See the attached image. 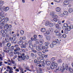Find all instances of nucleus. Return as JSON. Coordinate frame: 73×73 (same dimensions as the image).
I'll list each match as a JSON object with an SVG mask.
<instances>
[{
  "label": "nucleus",
  "mask_w": 73,
  "mask_h": 73,
  "mask_svg": "<svg viewBox=\"0 0 73 73\" xmlns=\"http://www.w3.org/2000/svg\"><path fill=\"white\" fill-rule=\"evenodd\" d=\"M11 43H8L7 44V46L8 47H9V46H11Z\"/></svg>",
  "instance_id": "37998d69"
},
{
  "label": "nucleus",
  "mask_w": 73,
  "mask_h": 73,
  "mask_svg": "<svg viewBox=\"0 0 73 73\" xmlns=\"http://www.w3.org/2000/svg\"><path fill=\"white\" fill-rule=\"evenodd\" d=\"M36 64H40V61H37Z\"/></svg>",
  "instance_id": "052dcab7"
},
{
  "label": "nucleus",
  "mask_w": 73,
  "mask_h": 73,
  "mask_svg": "<svg viewBox=\"0 0 73 73\" xmlns=\"http://www.w3.org/2000/svg\"><path fill=\"white\" fill-rule=\"evenodd\" d=\"M49 26L51 27H53V24L52 23L50 22V23L49 24Z\"/></svg>",
  "instance_id": "c756f323"
},
{
  "label": "nucleus",
  "mask_w": 73,
  "mask_h": 73,
  "mask_svg": "<svg viewBox=\"0 0 73 73\" xmlns=\"http://www.w3.org/2000/svg\"><path fill=\"white\" fill-rule=\"evenodd\" d=\"M57 23H58V25H60L61 24V21H58V22Z\"/></svg>",
  "instance_id": "bf43d9fd"
},
{
  "label": "nucleus",
  "mask_w": 73,
  "mask_h": 73,
  "mask_svg": "<svg viewBox=\"0 0 73 73\" xmlns=\"http://www.w3.org/2000/svg\"><path fill=\"white\" fill-rule=\"evenodd\" d=\"M48 46L45 45L44 46H42V49H48Z\"/></svg>",
  "instance_id": "6e6552de"
},
{
  "label": "nucleus",
  "mask_w": 73,
  "mask_h": 73,
  "mask_svg": "<svg viewBox=\"0 0 73 73\" xmlns=\"http://www.w3.org/2000/svg\"><path fill=\"white\" fill-rule=\"evenodd\" d=\"M57 18H54L53 20H54V21H55V22H57V21L58 20H57Z\"/></svg>",
  "instance_id": "c03bdc74"
},
{
  "label": "nucleus",
  "mask_w": 73,
  "mask_h": 73,
  "mask_svg": "<svg viewBox=\"0 0 73 73\" xmlns=\"http://www.w3.org/2000/svg\"><path fill=\"white\" fill-rule=\"evenodd\" d=\"M51 60L52 61H54V60H55V58H51Z\"/></svg>",
  "instance_id": "3c124183"
},
{
  "label": "nucleus",
  "mask_w": 73,
  "mask_h": 73,
  "mask_svg": "<svg viewBox=\"0 0 73 73\" xmlns=\"http://www.w3.org/2000/svg\"><path fill=\"white\" fill-rule=\"evenodd\" d=\"M56 70H61V71H63L65 70V67H63V68L61 67V66H59V67H58L56 68Z\"/></svg>",
  "instance_id": "7ed1b4c3"
},
{
  "label": "nucleus",
  "mask_w": 73,
  "mask_h": 73,
  "mask_svg": "<svg viewBox=\"0 0 73 73\" xmlns=\"http://www.w3.org/2000/svg\"><path fill=\"white\" fill-rule=\"evenodd\" d=\"M9 9V7H7L5 8L4 11H8Z\"/></svg>",
  "instance_id": "4be33fe9"
},
{
  "label": "nucleus",
  "mask_w": 73,
  "mask_h": 73,
  "mask_svg": "<svg viewBox=\"0 0 73 73\" xmlns=\"http://www.w3.org/2000/svg\"><path fill=\"white\" fill-rule=\"evenodd\" d=\"M64 26L62 27V28H66L68 27V24L66 23H64Z\"/></svg>",
  "instance_id": "ddd939ff"
},
{
  "label": "nucleus",
  "mask_w": 73,
  "mask_h": 73,
  "mask_svg": "<svg viewBox=\"0 0 73 73\" xmlns=\"http://www.w3.org/2000/svg\"><path fill=\"white\" fill-rule=\"evenodd\" d=\"M50 68L51 69H53L54 68V66H50Z\"/></svg>",
  "instance_id": "0e129e2a"
},
{
  "label": "nucleus",
  "mask_w": 73,
  "mask_h": 73,
  "mask_svg": "<svg viewBox=\"0 0 73 73\" xmlns=\"http://www.w3.org/2000/svg\"><path fill=\"white\" fill-rule=\"evenodd\" d=\"M45 45L48 46V45H49V43H48V42H46L45 43Z\"/></svg>",
  "instance_id": "864d4df0"
},
{
  "label": "nucleus",
  "mask_w": 73,
  "mask_h": 73,
  "mask_svg": "<svg viewBox=\"0 0 73 73\" xmlns=\"http://www.w3.org/2000/svg\"><path fill=\"white\" fill-rule=\"evenodd\" d=\"M24 68H25V69H26V70H28L29 69V67H25V66H24Z\"/></svg>",
  "instance_id": "79ce46f5"
},
{
  "label": "nucleus",
  "mask_w": 73,
  "mask_h": 73,
  "mask_svg": "<svg viewBox=\"0 0 73 73\" xmlns=\"http://www.w3.org/2000/svg\"><path fill=\"white\" fill-rule=\"evenodd\" d=\"M55 33H56V36H58L60 38H62V35L60 33L58 32V31H55Z\"/></svg>",
  "instance_id": "f03ea898"
},
{
  "label": "nucleus",
  "mask_w": 73,
  "mask_h": 73,
  "mask_svg": "<svg viewBox=\"0 0 73 73\" xmlns=\"http://www.w3.org/2000/svg\"><path fill=\"white\" fill-rule=\"evenodd\" d=\"M70 28L69 26H68L67 27V30L68 31H70Z\"/></svg>",
  "instance_id": "7c9ffc66"
},
{
  "label": "nucleus",
  "mask_w": 73,
  "mask_h": 73,
  "mask_svg": "<svg viewBox=\"0 0 73 73\" xmlns=\"http://www.w3.org/2000/svg\"><path fill=\"white\" fill-rule=\"evenodd\" d=\"M31 56L32 57H34V58H35V57H36V56H36V55L33 53H31Z\"/></svg>",
  "instance_id": "1a4fd4ad"
},
{
  "label": "nucleus",
  "mask_w": 73,
  "mask_h": 73,
  "mask_svg": "<svg viewBox=\"0 0 73 73\" xmlns=\"http://www.w3.org/2000/svg\"><path fill=\"white\" fill-rule=\"evenodd\" d=\"M68 11L70 13H72L73 11V9H70L68 10Z\"/></svg>",
  "instance_id": "b1692460"
},
{
  "label": "nucleus",
  "mask_w": 73,
  "mask_h": 73,
  "mask_svg": "<svg viewBox=\"0 0 73 73\" xmlns=\"http://www.w3.org/2000/svg\"><path fill=\"white\" fill-rule=\"evenodd\" d=\"M11 62H12V63L13 64H15V61L11 60Z\"/></svg>",
  "instance_id": "de8ad7c7"
},
{
  "label": "nucleus",
  "mask_w": 73,
  "mask_h": 73,
  "mask_svg": "<svg viewBox=\"0 0 73 73\" xmlns=\"http://www.w3.org/2000/svg\"><path fill=\"white\" fill-rule=\"evenodd\" d=\"M20 33L21 35H23L24 34V31L23 30L21 31Z\"/></svg>",
  "instance_id": "49530a36"
},
{
  "label": "nucleus",
  "mask_w": 73,
  "mask_h": 73,
  "mask_svg": "<svg viewBox=\"0 0 73 73\" xmlns=\"http://www.w3.org/2000/svg\"><path fill=\"white\" fill-rule=\"evenodd\" d=\"M4 15V12H2L0 13V16H2V15Z\"/></svg>",
  "instance_id": "a18cd8bd"
},
{
  "label": "nucleus",
  "mask_w": 73,
  "mask_h": 73,
  "mask_svg": "<svg viewBox=\"0 0 73 73\" xmlns=\"http://www.w3.org/2000/svg\"><path fill=\"white\" fill-rule=\"evenodd\" d=\"M56 28L57 29H58L59 27H60V25H58V24H56L55 25Z\"/></svg>",
  "instance_id": "58836bf2"
},
{
  "label": "nucleus",
  "mask_w": 73,
  "mask_h": 73,
  "mask_svg": "<svg viewBox=\"0 0 73 73\" xmlns=\"http://www.w3.org/2000/svg\"><path fill=\"white\" fill-rule=\"evenodd\" d=\"M31 50L32 51V52H34V53H36L37 52V51L35 50L34 48H32Z\"/></svg>",
  "instance_id": "bb28decb"
},
{
  "label": "nucleus",
  "mask_w": 73,
  "mask_h": 73,
  "mask_svg": "<svg viewBox=\"0 0 73 73\" xmlns=\"http://www.w3.org/2000/svg\"><path fill=\"white\" fill-rule=\"evenodd\" d=\"M62 62V60H61V59H60L58 60V62L59 64H60V63H61Z\"/></svg>",
  "instance_id": "a878e982"
},
{
  "label": "nucleus",
  "mask_w": 73,
  "mask_h": 73,
  "mask_svg": "<svg viewBox=\"0 0 73 73\" xmlns=\"http://www.w3.org/2000/svg\"><path fill=\"white\" fill-rule=\"evenodd\" d=\"M32 41H31V40H29V44H32Z\"/></svg>",
  "instance_id": "69168bd1"
},
{
  "label": "nucleus",
  "mask_w": 73,
  "mask_h": 73,
  "mask_svg": "<svg viewBox=\"0 0 73 73\" xmlns=\"http://www.w3.org/2000/svg\"><path fill=\"white\" fill-rule=\"evenodd\" d=\"M66 69L67 70L68 69V64H66L65 65Z\"/></svg>",
  "instance_id": "a19ab883"
},
{
  "label": "nucleus",
  "mask_w": 73,
  "mask_h": 73,
  "mask_svg": "<svg viewBox=\"0 0 73 73\" xmlns=\"http://www.w3.org/2000/svg\"><path fill=\"white\" fill-rule=\"evenodd\" d=\"M4 49L5 50H4V52H7V53H9V54H10V55H12V54H13V53L12 51H11V50H7L8 48H7V47H5L4 48Z\"/></svg>",
  "instance_id": "f257e3e1"
},
{
  "label": "nucleus",
  "mask_w": 73,
  "mask_h": 73,
  "mask_svg": "<svg viewBox=\"0 0 73 73\" xmlns=\"http://www.w3.org/2000/svg\"><path fill=\"white\" fill-rule=\"evenodd\" d=\"M41 31L42 32H44L45 31V29L44 28L41 29Z\"/></svg>",
  "instance_id": "72a5a7b5"
},
{
  "label": "nucleus",
  "mask_w": 73,
  "mask_h": 73,
  "mask_svg": "<svg viewBox=\"0 0 73 73\" xmlns=\"http://www.w3.org/2000/svg\"><path fill=\"white\" fill-rule=\"evenodd\" d=\"M38 55H39V56H41V57L40 58V57H39V58H42V53L39 52L38 53Z\"/></svg>",
  "instance_id": "2eb2a0df"
},
{
  "label": "nucleus",
  "mask_w": 73,
  "mask_h": 73,
  "mask_svg": "<svg viewBox=\"0 0 73 73\" xmlns=\"http://www.w3.org/2000/svg\"><path fill=\"white\" fill-rule=\"evenodd\" d=\"M64 33L65 34H68V31L67 30H65L64 31Z\"/></svg>",
  "instance_id": "09e8293b"
},
{
  "label": "nucleus",
  "mask_w": 73,
  "mask_h": 73,
  "mask_svg": "<svg viewBox=\"0 0 73 73\" xmlns=\"http://www.w3.org/2000/svg\"><path fill=\"white\" fill-rule=\"evenodd\" d=\"M1 32L2 34V35L3 36H4V35H5V33H7V31L6 29L4 30H2Z\"/></svg>",
  "instance_id": "39448f33"
},
{
  "label": "nucleus",
  "mask_w": 73,
  "mask_h": 73,
  "mask_svg": "<svg viewBox=\"0 0 73 73\" xmlns=\"http://www.w3.org/2000/svg\"><path fill=\"white\" fill-rule=\"evenodd\" d=\"M21 48H26V45H25L23 44L21 46Z\"/></svg>",
  "instance_id": "cd10ccee"
},
{
  "label": "nucleus",
  "mask_w": 73,
  "mask_h": 73,
  "mask_svg": "<svg viewBox=\"0 0 73 73\" xmlns=\"http://www.w3.org/2000/svg\"><path fill=\"white\" fill-rule=\"evenodd\" d=\"M55 64L54 63V62H52V64H51V65L52 66H54Z\"/></svg>",
  "instance_id": "774afa93"
},
{
  "label": "nucleus",
  "mask_w": 73,
  "mask_h": 73,
  "mask_svg": "<svg viewBox=\"0 0 73 73\" xmlns=\"http://www.w3.org/2000/svg\"><path fill=\"white\" fill-rule=\"evenodd\" d=\"M63 14L64 15H66V16H68V12L67 11H65L64 12Z\"/></svg>",
  "instance_id": "9b49d317"
},
{
  "label": "nucleus",
  "mask_w": 73,
  "mask_h": 73,
  "mask_svg": "<svg viewBox=\"0 0 73 73\" xmlns=\"http://www.w3.org/2000/svg\"><path fill=\"white\" fill-rule=\"evenodd\" d=\"M70 27L71 29H73V25H70Z\"/></svg>",
  "instance_id": "603ef678"
},
{
  "label": "nucleus",
  "mask_w": 73,
  "mask_h": 73,
  "mask_svg": "<svg viewBox=\"0 0 73 73\" xmlns=\"http://www.w3.org/2000/svg\"><path fill=\"white\" fill-rule=\"evenodd\" d=\"M50 46L51 48H53V47H54V45L53 44H51L50 45Z\"/></svg>",
  "instance_id": "4c0bfd02"
},
{
  "label": "nucleus",
  "mask_w": 73,
  "mask_h": 73,
  "mask_svg": "<svg viewBox=\"0 0 73 73\" xmlns=\"http://www.w3.org/2000/svg\"><path fill=\"white\" fill-rule=\"evenodd\" d=\"M50 32H51V30H48V31H47L45 33H44V35H49L50 34Z\"/></svg>",
  "instance_id": "9d476101"
},
{
  "label": "nucleus",
  "mask_w": 73,
  "mask_h": 73,
  "mask_svg": "<svg viewBox=\"0 0 73 73\" xmlns=\"http://www.w3.org/2000/svg\"><path fill=\"white\" fill-rule=\"evenodd\" d=\"M38 37H39V38L40 39L42 38H43V36H42V35H38Z\"/></svg>",
  "instance_id": "5701e85b"
},
{
  "label": "nucleus",
  "mask_w": 73,
  "mask_h": 73,
  "mask_svg": "<svg viewBox=\"0 0 73 73\" xmlns=\"http://www.w3.org/2000/svg\"><path fill=\"white\" fill-rule=\"evenodd\" d=\"M52 44L53 45H56L57 44V42L56 41H53L52 42Z\"/></svg>",
  "instance_id": "473e14b6"
},
{
  "label": "nucleus",
  "mask_w": 73,
  "mask_h": 73,
  "mask_svg": "<svg viewBox=\"0 0 73 73\" xmlns=\"http://www.w3.org/2000/svg\"><path fill=\"white\" fill-rule=\"evenodd\" d=\"M20 50V48L19 47H17L16 48L15 50H14V51H19Z\"/></svg>",
  "instance_id": "a211bd4d"
},
{
  "label": "nucleus",
  "mask_w": 73,
  "mask_h": 73,
  "mask_svg": "<svg viewBox=\"0 0 73 73\" xmlns=\"http://www.w3.org/2000/svg\"><path fill=\"white\" fill-rule=\"evenodd\" d=\"M50 23V22L48 21H47L45 23V25L46 26H48V25H49Z\"/></svg>",
  "instance_id": "dca6fc26"
},
{
  "label": "nucleus",
  "mask_w": 73,
  "mask_h": 73,
  "mask_svg": "<svg viewBox=\"0 0 73 73\" xmlns=\"http://www.w3.org/2000/svg\"><path fill=\"white\" fill-rule=\"evenodd\" d=\"M47 65H48L49 66V65H50V62L49 61H48L47 62V63L46 64Z\"/></svg>",
  "instance_id": "c85d7f7f"
},
{
  "label": "nucleus",
  "mask_w": 73,
  "mask_h": 73,
  "mask_svg": "<svg viewBox=\"0 0 73 73\" xmlns=\"http://www.w3.org/2000/svg\"><path fill=\"white\" fill-rule=\"evenodd\" d=\"M54 1L55 2H56L58 3H60V1H61L60 0H54Z\"/></svg>",
  "instance_id": "412c9836"
},
{
  "label": "nucleus",
  "mask_w": 73,
  "mask_h": 73,
  "mask_svg": "<svg viewBox=\"0 0 73 73\" xmlns=\"http://www.w3.org/2000/svg\"><path fill=\"white\" fill-rule=\"evenodd\" d=\"M18 57L19 58H21V59H22V55L21 54L19 53L18 54Z\"/></svg>",
  "instance_id": "f3484780"
},
{
  "label": "nucleus",
  "mask_w": 73,
  "mask_h": 73,
  "mask_svg": "<svg viewBox=\"0 0 73 73\" xmlns=\"http://www.w3.org/2000/svg\"><path fill=\"white\" fill-rule=\"evenodd\" d=\"M50 15L52 16V17H54V18H58L57 16L56 15H54V12H52L50 14Z\"/></svg>",
  "instance_id": "423d86ee"
},
{
  "label": "nucleus",
  "mask_w": 73,
  "mask_h": 73,
  "mask_svg": "<svg viewBox=\"0 0 73 73\" xmlns=\"http://www.w3.org/2000/svg\"><path fill=\"white\" fill-rule=\"evenodd\" d=\"M69 70H70V72H73V68H69Z\"/></svg>",
  "instance_id": "f704fd0d"
},
{
  "label": "nucleus",
  "mask_w": 73,
  "mask_h": 73,
  "mask_svg": "<svg viewBox=\"0 0 73 73\" xmlns=\"http://www.w3.org/2000/svg\"><path fill=\"white\" fill-rule=\"evenodd\" d=\"M23 41H20L19 42V45H21L23 44Z\"/></svg>",
  "instance_id": "ea45409f"
},
{
  "label": "nucleus",
  "mask_w": 73,
  "mask_h": 73,
  "mask_svg": "<svg viewBox=\"0 0 73 73\" xmlns=\"http://www.w3.org/2000/svg\"><path fill=\"white\" fill-rule=\"evenodd\" d=\"M62 36L63 37H64V38H66V35H65V34H64L62 35Z\"/></svg>",
  "instance_id": "e2e57ef3"
},
{
  "label": "nucleus",
  "mask_w": 73,
  "mask_h": 73,
  "mask_svg": "<svg viewBox=\"0 0 73 73\" xmlns=\"http://www.w3.org/2000/svg\"><path fill=\"white\" fill-rule=\"evenodd\" d=\"M54 68H58V67H57V63H55V64H54Z\"/></svg>",
  "instance_id": "e433bc0d"
},
{
  "label": "nucleus",
  "mask_w": 73,
  "mask_h": 73,
  "mask_svg": "<svg viewBox=\"0 0 73 73\" xmlns=\"http://www.w3.org/2000/svg\"><path fill=\"white\" fill-rule=\"evenodd\" d=\"M36 49L37 50H42V46H36Z\"/></svg>",
  "instance_id": "20e7f679"
},
{
  "label": "nucleus",
  "mask_w": 73,
  "mask_h": 73,
  "mask_svg": "<svg viewBox=\"0 0 73 73\" xmlns=\"http://www.w3.org/2000/svg\"><path fill=\"white\" fill-rule=\"evenodd\" d=\"M33 44H31L29 45V49H33Z\"/></svg>",
  "instance_id": "f8f14e48"
},
{
  "label": "nucleus",
  "mask_w": 73,
  "mask_h": 73,
  "mask_svg": "<svg viewBox=\"0 0 73 73\" xmlns=\"http://www.w3.org/2000/svg\"><path fill=\"white\" fill-rule=\"evenodd\" d=\"M56 43H58V44L60 43V42L59 41L58 39H56Z\"/></svg>",
  "instance_id": "c9c22d12"
},
{
  "label": "nucleus",
  "mask_w": 73,
  "mask_h": 73,
  "mask_svg": "<svg viewBox=\"0 0 73 73\" xmlns=\"http://www.w3.org/2000/svg\"><path fill=\"white\" fill-rule=\"evenodd\" d=\"M44 41V39H40L39 40V42H40V43H42Z\"/></svg>",
  "instance_id": "393cba45"
},
{
  "label": "nucleus",
  "mask_w": 73,
  "mask_h": 73,
  "mask_svg": "<svg viewBox=\"0 0 73 73\" xmlns=\"http://www.w3.org/2000/svg\"><path fill=\"white\" fill-rule=\"evenodd\" d=\"M4 17V16H1V18H0V22H1V20H2L1 19H3V18Z\"/></svg>",
  "instance_id": "6e6d98bb"
},
{
  "label": "nucleus",
  "mask_w": 73,
  "mask_h": 73,
  "mask_svg": "<svg viewBox=\"0 0 73 73\" xmlns=\"http://www.w3.org/2000/svg\"><path fill=\"white\" fill-rule=\"evenodd\" d=\"M25 57L26 59H29V56L28 55H27L26 56H25Z\"/></svg>",
  "instance_id": "4d7b16f0"
},
{
  "label": "nucleus",
  "mask_w": 73,
  "mask_h": 73,
  "mask_svg": "<svg viewBox=\"0 0 73 73\" xmlns=\"http://www.w3.org/2000/svg\"><path fill=\"white\" fill-rule=\"evenodd\" d=\"M46 38L47 40H50V36H48L46 37Z\"/></svg>",
  "instance_id": "aec40b11"
},
{
  "label": "nucleus",
  "mask_w": 73,
  "mask_h": 73,
  "mask_svg": "<svg viewBox=\"0 0 73 73\" xmlns=\"http://www.w3.org/2000/svg\"><path fill=\"white\" fill-rule=\"evenodd\" d=\"M64 5H67L69 4V2L67 1H64Z\"/></svg>",
  "instance_id": "0eeeda50"
},
{
  "label": "nucleus",
  "mask_w": 73,
  "mask_h": 73,
  "mask_svg": "<svg viewBox=\"0 0 73 73\" xmlns=\"http://www.w3.org/2000/svg\"><path fill=\"white\" fill-rule=\"evenodd\" d=\"M60 9L59 7H57L56 8V11L57 12H60Z\"/></svg>",
  "instance_id": "6ab92c4d"
},
{
  "label": "nucleus",
  "mask_w": 73,
  "mask_h": 73,
  "mask_svg": "<svg viewBox=\"0 0 73 73\" xmlns=\"http://www.w3.org/2000/svg\"><path fill=\"white\" fill-rule=\"evenodd\" d=\"M12 25H8L7 27H8L9 28H12Z\"/></svg>",
  "instance_id": "5fc2aeb1"
},
{
  "label": "nucleus",
  "mask_w": 73,
  "mask_h": 73,
  "mask_svg": "<svg viewBox=\"0 0 73 73\" xmlns=\"http://www.w3.org/2000/svg\"><path fill=\"white\" fill-rule=\"evenodd\" d=\"M48 57V55H44V54H42V58H44V57H45V58H46V57Z\"/></svg>",
  "instance_id": "4468645a"
},
{
  "label": "nucleus",
  "mask_w": 73,
  "mask_h": 73,
  "mask_svg": "<svg viewBox=\"0 0 73 73\" xmlns=\"http://www.w3.org/2000/svg\"><path fill=\"white\" fill-rule=\"evenodd\" d=\"M14 54H18L19 53V52L18 51H14Z\"/></svg>",
  "instance_id": "2f4dec72"
},
{
  "label": "nucleus",
  "mask_w": 73,
  "mask_h": 73,
  "mask_svg": "<svg viewBox=\"0 0 73 73\" xmlns=\"http://www.w3.org/2000/svg\"><path fill=\"white\" fill-rule=\"evenodd\" d=\"M44 70V69L43 68H40V72H42V70Z\"/></svg>",
  "instance_id": "680f3d73"
},
{
  "label": "nucleus",
  "mask_w": 73,
  "mask_h": 73,
  "mask_svg": "<svg viewBox=\"0 0 73 73\" xmlns=\"http://www.w3.org/2000/svg\"><path fill=\"white\" fill-rule=\"evenodd\" d=\"M40 61L41 62H44V59H42L40 60Z\"/></svg>",
  "instance_id": "8fccbe9b"
},
{
  "label": "nucleus",
  "mask_w": 73,
  "mask_h": 73,
  "mask_svg": "<svg viewBox=\"0 0 73 73\" xmlns=\"http://www.w3.org/2000/svg\"><path fill=\"white\" fill-rule=\"evenodd\" d=\"M9 73H13V71L12 70H9Z\"/></svg>",
  "instance_id": "13d9d810"
},
{
  "label": "nucleus",
  "mask_w": 73,
  "mask_h": 73,
  "mask_svg": "<svg viewBox=\"0 0 73 73\" xmlns=\"http://www.w3.org/2000/svg\"><path fill=\"white\" fill-rule=\"evenodd\" d=\"M7 69H9L10 70L11 69V67H9V66H7Z\"/></svg>",
  "instance_id": "338daca9"
}]
</instances>
